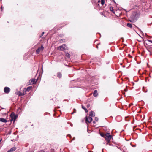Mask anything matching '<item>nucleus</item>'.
Here are the masks:
<instances>
[{"label":"nucleus","instance_id":"obj_26","mask_svg":"<svg viewBox=\"0 0 152 152\" xmlns=\"http://www.w3.org/2000/svg\"><path fill=\"white\" fill-rule=\"evenodd\" d=\"M100 1V0H98V2H99V3Z\"/></svg>","mask_w":152,"mask_h":152},{"label":"nucleus","instance_id":"obj_12","mask_svg":"<svg viewBox=\"0 0 152 152\" xmlns=\"http://www.w3.org/2000/svg\"><path fill=\"white\" fill-rule=\"evenodd\" d=\"M82 108L85 110L86 112L87 113L88 112V110L85 107L82 106Z\"/></svg>","mask_w":152,"mask_h":152},{"label":"nucleus","instance_id":"obj_28","mask_svg":"<svg viewBox=\"0 0 152 152\" xmlns=\"http://www.w3.org/2000/svg\"><path fill=\"white\" fill-rule=\"evenodd\" d=\"M74 113V112H72L71 113V114H72Z\"/></svg>","mask_w":152,"mask_h":152},{"label":"nucleus","instance_id":"obj_14","mask_svg":"<svg viewBox=\"0 0 152 152\" xmlns=\"http://www.w3.org/2000/svg\"><path fill=\"white\" fill-rule=\"evenodd\" d=\"M127 26L130 28L132 27V25L131 24L129 23L127 24Z\"/></svg>","mask_w":152,"mask_h":152},{"label":"nucleus","instance_id":"obj_15","mask_svg":"<svg viewBox=\"0 0 152 152\" xmlns=\"http://www.w3.org/2000/svg\"><path fill=\"white\" fill-rule=\"evenodd\" d=\"M66 56L68 58H69L70 57V54L68 53H67L66 54Z\"/></svg>","mask_w":152,"mask_h":152},{"label":"nucleus","instance_id":"obj_27","mask_svg":"<svg viewBox=\"0 0 152 152\" xmlns=\"http://www.w3.org/2000/svg\"><path fill=\"white\" fill-rule=\"evenodd\" d=\"M101 136H102L103 137H104V135H102V134H101Z\"/></svg>","mask_w":152,"mask_h":152},{"label":"nucleus","instance_id":"obj_5","mask_svg":"<svg viewBox=\"0 0 152 152\" xmlns=\"http://www.w3.org/2000/svg\"><path fill=\"white\" fill-rule=\"evenodd\" d=\"M10 91V88L8 87H6L4 89V92L6 93H8Z\"/></svg>","mask_w":152,"mask_h":152},{"label":"nucleus","instance_id":"obj_13","mask_svg":"<svg viewBox=\"0 0 152 152\" xmlns=\"http://www.w3.org/2000/svg\"><path fill=\"white\" fill-rule=\"evenodd\" d=\"M32 88V87L31 86H29V87H28L26 89L27 91H29Z\"/></svg>","mask_w":152,"mask_h":152},{"label":"nucleus","instance_id":"obj_10","mask_svg":"<svg viewBox=\"0 0 152 152\" xmlns=\"http://www.w3.org/2000/svg\"><path fill=\"white\" fill-rule=\"evenodd\" d=\"M93 95L95 97H96L98 95V93L97 92V91L96 90H95L93 94Z\"/></svg>","mask_w":152,"mask_h":152},{"label":"nucleus","instance_id":"obj_25","mask_svg":"<svg viewBox=\"0 0 152 152\" xmlns=\"http://www.w3.org/2000/svg\"><path fill=\"white\" fill-rule=\"evenodd\" d=\"M137 28H138V29L139 30H140V28H139L138 27H137Z\"/></svg>","mask_w":152,"mask_h":152},{"label":"nucleus","instance_id":"obj_24","mask_svg":"<svg viewBox=\"0 0 152 152\" xmlns=\"http://www.w3.org/2000/svg\"><path fill=\"white\" fill-rule=\"evenodd\" d=\"M75 137H74V138H73V140H75Z\"/></svg>","mask_w":152,"mask_h":152},{"label":"nucleus","instance_id":"obj_9","mask_svg":"<svg viewBox=\"0 0 152 152\" xmlns=\"http://www.w3.org/2000/svg\"><path fill=\"white\" fill-rule=\"evenodd\" d=\"M16 149V148L15 147H13L11 148L10 150H9L7 152H12L14 151Z\"/></svg>","mask_w":152,"mask_h":152},{"label":"nucleus","instance_id":"obj_21","mask_svg":"<svg viewBox=\"0 0 152 152\" xmlns=\"http://www.w3.org/2000/svg\"><path fill=\"white\" fill-rule=\"evenodd\" d=\"M24 95V94H23L21 93H20V94H19V95L20 96H21V95Z\"/></svg>","mask_w":152,"mask_h":152},{"label":"nucleus","instance_id":"obj_19","mask_svg":"<svg viewBox=\"0 0 152 152\" xmlns=\"http://www.w3.org/2000/svg\"><path fill=\"white\" fill-rule=\"evenodd\" d=\"M110 10L111 11L113 12V8L112 7H110Z\"/></svg>","mask_w":152,"mask_h":152},{"label":"nucleus","instance_id":"obj_2","mask_svg":"<svg viewBox=\"0 0 152 152\" xmlns=\"http://www.w3.org/2000/svg\"><path fill=\"white\" fill-rule=\"evenodd\" d=\"M67 47L65 44H63L62 45L58 47V50H64L66 49Z\"/></svg>","mask_w":152,"mask_h":152},{"label":"nucleus","instance_id":"obj_8","mask_svg":"<svg viewBox=\"0 0 152 152\" xmlns=\"http://www.w3.org/2000/svg\"><path fill=\"white\" fill-rule=\"evenodd\" d=\"M0 121L4 123H6L7 122V121L6 119H5L4 118H0Z\"/></svg>","mask_w":152,"mask_h":152},{"label":"nucleus","instance_id":"obj_17","mask_svg":"<svg viewBox=\"0 0 152 152\" xmlns=\"http://www.w3.org/2000/svg\"><path fill=\"white\" fill-rule=\"evenodd\" d=\"M37 81H35V79H33L32 80V81L33 82V83H36V82Z\"/></svg>","mask_w":152,"mask_h":152},{"label":"nucleus","instance_id":"obj_20","mask_svg":"<svg viewBox=\"0 0 152 152\" xmlns=\"http://www.w3.org/2000/svg\"><path fill=\"white\" fill-rule=\"evenodd\" d=\"M44 32H42V35L40 36V37H42V36L43 35V34H44Z\"/></svg>","mask_w":152,"mask_h":152},{"label":"nucleus","instance_id":"obj_11","mask_svg":"<svg viewBox=\"0 0 152 152\" xmlns=\"http://www.w3.org/2000/svg\"><path fill=\"white\" fill-rule=\"evenodd\" d=\"M57 77L59 78L61 77L62 75L61 72H58L57 73Z\"/></svg>","mask_w":152,"mask_h":152},{"label":"nucleus","instance_id":"obj_16","mask_svg":"<svg viewBox=\"0 0 152 152\" xmlns=\"http://www.w3.org/2000/svg\"><path fill=\"white\" fill-rule=\"evenodd\" d=\"M101 4H102V5H103L104 4V0H101Z\"/></svg>","mask_w":152,"mask_h":152},{"label":"nucleus","instance_id":"obj_4","mask_svg":"<svg viewBox=\"0 0 152 152\" xmlns=\"http://www.w3.org/2000/svg\"><path fill=\"white\" fill-rule=\"evenodd\" d=\"M92 120V119L91 116H89L88 117H86V122L88 123H91Z\"/></svg>","mask_w":152,"mask_h":152},{"label":"nucleus","instance_id":"obj_23","mask_svg":"<svg viewBox=\"0 0 152 152\" xmlns=\"http://www.w3.org/2000/svg\"><path fill=\"white\" fill-rule=\"evenodd\" d=\"M93 123H94V124L95 123V121H93Z\"/></svg>","mask_w":152,"mask_h":152},{"label":"nucleus","instance_id":"obj_1","mask_svg":"<svg viewBox=\"0 0 152 152\" xmlns=\"http://www.w3.org/2000/svg\"><path fill=\"white\" fill-rule=\"evenodd\" d=\"M105 138L106 140H107L108 141H110L112 137L111 136L110 134V133H107L105 134Z\"/></svg>","mask_w":152,"mask_h":152},{"label":"nucleus","instance_id":"obj_7","mask_svg":"<svg viewBox=\"0 0 152 152\" xmlns=\"http://www.w3.org/2000/svg\"><path fill=\"white\" fill-rule=\"evenodd\" d=\"M89 116L91 117H94L95 116V113L92 111H91L90 112Z\"/></svg>","mask_w":152,"mask_h":152},{"label":"nucleus","instance_id":"obj_3","mask_svg":"<svg viewBox=\"0 0 152 152\" xmlns=\"http://www.w3.org/2000/svg\"><path fill=\"white\" fill-rule=\"evenodd\" d=\"M43 47L42 45L41 47L39 48L36 50V52L37 53L39 54L40 51H42L43 50Z\"/></svg>","mask_w":152,"mask_h":152},{"label":"nucleus","instance_id":"obj_22","mask_svg":"<svg viewBox=\"0 0 152 152\" xmlns=\"http://www.w3.org/2000/svg\"><path fill=\"white\" fill-rule=\"evenodd\" d=\"M148 41L149 42H151L152 43V40H149Z\"/></svg>","mask_w":152,"mask_h":152},{"label":"nucleus","instance_id":"obj_6","mask_svg":"<svg viewBox=\"0 0 152 152\" xmlns=\"http://www.w3.org/2000/svg\"><path fill=\"white\" fill-rule=\"evenodd\" d=\"M10 117L11 119H10L11 121H15V120L16 117L15 116L14 114H12V113Z\"/></svg>","mask_w":152,"mask_h":152},{"label":"nucleus","instance_id":"obj_18","mask_svg":"<svg viewBox=\"0 0 152 152\" xmlns=\"http://www.w3.org/2000/svg\"><path fill=\"white\" fill-rule=\"evenodd\" d=\"M95 120L96 121H97L98 120V118L97 117H95Z\"/></svg>","mask_w":152,"mask_h":152}]
</instances>
